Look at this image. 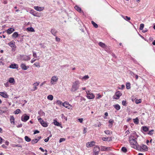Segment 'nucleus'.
I'll return each mask as SVG.
<instances>
[{"label": "nucleus", "instance_id": "5701e85b", "mask_svg": "<svg viewBox=\"0 0 155 155\" xmlns=\"http://www.w3.org/2000/svg\"><path fill=\"white\" fill-rule=\"evenodd\" d=\"M98 45L100 46L103 48H105L107 47V46L105 44L101 42L99 43Z\"/></svg>", "mask_w": 155, "mask_h": 155}, {"label": "nucleus", "instance_id": "4c0bfd02", "mask_svg": "<svg viewBox=\"0 0 155 155\" xmlns=\"http://www.w3.org/2000/svg\"><path fill=\"white\" fill-rule=\"evenodd\" d=\"M91 23L95 28H97L98 27L97 24L96 23L93 21H91Z\"/></svg>", "mask_w": 155, "mask_h": 155}, {"label": "nucleus", "instance_id": "7c9ffc66", "mask_svg": "<svg viewBox=\"0 0 155 155\" xmlns=\"http://www.w3.org/2000/svg\"><path fill=\"white\" fill-rule=\"evenodd\" d=\"M54 125L58 126H60L61 125V124L55 120H54Z\"/></svg>", "mask_w": 155, "mask_h": 155}, {"label": "nucleus", "instance_id": "a878e982", "mask_svg": "<svg viewBox=\"0 0 155 155\" xmlns=\"http://www.w3.org/2000/svg\"><path fill=\"white\" fill-rule=\"evenodd\" d=\"M113 106L117 110H119L120 108V107L118 104L114 105Z\"/></svg>", "mask_w": 155, "mask_h": 155}, {"label": "nucleus", "instance_id": "37998d69", "mask_svg": "<svg viewBox=\"0 0 155 155\" xmlns=\"http://www.w3.org/2000/svg\"><path fill=\"white\" fill-rule=\"evenodd\" d=\"M33 16H34L37 17H40V14L39 13L37 12H36L35 13Z\"/></svg>", "mask_w": 155, "mask_h": 155}, {"label": "nucleus", "instance_id": "774afa93", "mask_svg": "<svg viewBox=\"0 0 155 155\" xmlns=\"http://www.w3.org/2000/svg\"><path fill=\"white\" fill-rule=\"evenodd\" d=\"M78 120L80 123H82L83 122V118H79L78 119Z\"/></svg>", "mask_w": 155, "mask_h": 155}, {"label": "nucleus", "instance_id": "e433bc0d", "mask_svg": "<svg viewBox=\"0 0 155 155\" xmlns=\"http://www.w3.org/2000/svg\"><path fill=\"white\" fill-rule=\"evenodd\" d=\"M109 123L110 124L109 125V127H112V126L113 123L114 122V120H113L110 119L109 121Z\"/></svg>", "mask_w": 155, "mask_h": 155}, {"label": "nucleus", "instance_id": "6ab92c4d", "mask_svg": "<svg viewBox=\"0 0 155 155\" xmlns=\"http://www.w3.org/2000/svg\"><path fill=\"white\" fill-rule=\"evenodd\" d=\"M149 130V128L146 126H143L141 128V131L143 132V131L144 132H147Z\"/></svg>", "mask_w": 155, "mask_h": 155}, {"label": "nucleus", "instance_id": "b1692460", "mask_svg": "<svg viewBox=\"0 0 155 155\" xmlns=\"http://www.w3.org/2000/svg\"><path fill=\"white\" fill-rule=\"evenodd\" d=\"M19 36V34L17 32H14L12 35V37L14 38H16Z\"/></svg>", "mask_w": 155, "mask_h": 155}, {"label": "nucleus", "instance_id": "c756f323", "mask_svg": "<svg viewBox=\"0 0 155 155\" xmlns=\"http://www.w3.org/2000/svg\"><path fill=\"white\" fill-rule=\"evenodd\" d=\"M75 9L79 12H81V8L79 7L77 5H76L74 7Z\"/></svg>", "mask_w": 155, "mask_h": 155}, {"label": "nucleus", "instance_id": "dca6fc26", "mask_svg": "<svg viewBox=\"0 0 155 155\" xmlns=\"http://www.w3.org/2000/svg\"><path fill=\"white\" fill-rule=\"evenodd\" d=\"M140 147V149L142 150V151H147L148 149V147L147 146L143 144L141 146H139Z\"/></svg>", "mask_w": 155, "mask_h": 155}, {"label": "nucleus", "instance_id": "680f3d73", "mask_svg": "<svg viewBox=\"0 0 155 155\" xmlns=\"http://www.w3.org/2000/svg\"><path fill=\"white\" fill-rule=\"evenodd\" d=\"M39 84V82H36L35 83H34L33 84V85H34V86H38Z\"/></svg>", "mask_w": 155, "mask_h": 155}, {"label": "nucleus", "instance_id": "9b49d317", "mask_svg": "<svg viewBox=\"0 0 155 155\" xmlns=\"http://www.w3.org/2000/svg\"><path fill=\"white\" fill-rule=\"evenodd\" d=\"M20 67L23 70H26L29 68V66H26L24 63H22L20 65Z\"/></svg>", "mask_w": 155, "mask_h": 155}, {"label": "nucleus", "instance_id": "0e129e2a", "mask_svg": "<svg viewBox=\"0 0 155 155\" xmlns=\"http://www.w3.org/2000/svg\"><path fill=\"white\" fill-rule=\"evenodd\" d=\"M69 64H65V65H64L62 66H61V67L62 68H64V67H69Z\"/></svg>", "mask_w": 155, "mask_h": 155}, {"label": "nucleus", "instance_id": "bb28decb", "mask_svg": "<svg viewBox=\"0 0 155 155\" xmlns=\"http://www.w3.org/2000/svg\"><path fill=\"white\" fill-rule=\"evenodd\" d=\"M38 114L41 116H45V113L41 110L38 111Z\"/></svg>", "mask_w": 155, "mask_h": 155}, {"label": "nucleus", "instance_id": "2eb2a0df", "mask_svg": "<svg viewBox=\"0 0 155 155\" xmlns=\"http://www.w3.org/2000/svg\"><path fill=\"white\" fill-rule=\"evenodd\" d=\"M8 45L11 47L13 48H16V46L15 42L14 41H10L9 43H8Z\"/></svg>", "mask_w": 155, "mask_h": 155}, {"label": "nucleus", "instance_id": "c03bdc74", "mask_svg": "<svg viewBox=\"0 0 155 155\" xmlns=\"http://www.w3.org/2000/svg\"><path fill=\"white\" fill-rule=\"evenodd\" d=\"M21 111V110L20 109H18L16 110L14 112L15 114H19Z\"/></svg>", "mask_w": 155, "mask_h": 155}, {"label": "nucleus", "instance_id": "7ed1b4c3", "mask_svg": "<svg viewBox=\"0 0 155 155\" xmlns=\"http://www.w3.org/2000/svg\"><path fill=\"white\" fill-rule=\"evenodd\" d=\"M38 121L43 127H47L48 125V124L46 122L44 121L41 118L38 117Z\"/></svg>", "mask_w": 155, "mask_h": 155}, {"label": "nucleus", "instance_id": "338daca9", "mask_svg": "<svg viewBox=\"0 0 155 155\" xmlns=\"http://www.w3.org/2000/svg\"><path fill=\"white\" fill-rule=\"evenodd\" d=\"M55 40L57 41H59L60 40V39L57 37H56L55 38Z\"/></svg>", "mask_w": 155, "mask_h": 155}, {"label": "nucleus", "instance_id": "c85d7f7f", "mask_svg": "<svg viewBox=\"0 0 155 155\" xmlns=\"http://www.w3.org/2000/svg\"><path fill=\"white\" fill-rule=\"evenodd\" d=\"M122 17L124 19L127 21H129L130 20V18L127 16H124L123 15H122Z\"/></svg>", "mask_w": 155, "mask_h": 155}, {"label": "nucleus", "instance_id": "e2e57ef3", "mask_svg": "<svg viewBox=\"0 0 155 155\" xmlns=\"http://www.w3.org/2000/svg\"><path fill=\"white\" fill-rule=\"evenodd\" d=\"M65 140V139L64 138H61L60 139L59 142L61 143Z\"/></svg>", "mask_w": 155, "mask_h": 155}, {"label": "nucleus", "instance_id": "f8f14e48", "mask_svg": "<svg viewBox=\"0 0 155 155\" xmlns=\"http://www.w3.org/2000/svg\"><path fill=\"white\" fill-rule=\"evenodd\" d=\"M101 151H107L111 150L110 147H107L105 146H101Z\"/></svg>", "mask_w": 155, "mask_h": 155}, {"label": "nucleus", "instance_id": "f3484780", "mask_svg": "<svg viewBox=\"0 0 155 155\" xmlns=\"http://www.w3.org/2000/svg\"><path fill=\"white\" fill-rule=\"evenodd\" d=\"M9 68L12 69H18V65L15 64H12L10 65Z\"/></svg>", "mask_w": 155, "mask_h": 155}, {"label": "nucleus", "instance_id": "a18cd8bd", "mask_svg": "<svg viewBox=\"0 0 155 155\" xmlns=\"http://www.w3.org/2000/svg\"><path fill=\"white\" fill-rule=\"evenodd\" d=\"M144 27V25L143 24H141L140 25V30H142Z\"/></svg>", "mask_w": 155, "mask_h": 155}, {"label": "nucleus", "instance_id": "6e6552de", "mask_svg": "<svg viewBox=\"0 0 155 155\" xmlns=\"http://www.w3.org/2000/svg\"><path fill=\"white\" fill-rule=\"evenodd\" d=\"M58 80V78L56 76H53L51 80V84H54Z\"/></svg>", "mask_w": 155, "mask_h": 155}, {"label": "nucleus", "instance_id": "3c124183", "mask_svg": "<svg viewBox=\"0 0 155 155\" xmlns=\"http://www.w3.org/2000/svg\"><path fill=\"white\" fill-rule=\"evenodd\" d=\"M39 45L41 46V48H45L46 47V46L44 44V43H40L39 44Z\"/></svg>", "mask_w": 155, "mask_h": 155}, {"label": "nucleus", "instance_id": "9d476101", "mask_svg": "<svg viewBox=\"0 0 155 155\" xmlns=\"http://www.w3.org/2000/svg\"><path fill=\"white\" fill-rule=\"evenodd\" d=\"M122 95V93L120 91H117L115 94V96L114 97V98L117 100Z\"/></svg>", "mask_w": 155, "mask_h": 155}, {"label": "nucleus", "instance_id": "c9c22d12", "mask_svg": "<svg viewBox=\"0 0 155 155\" xmlns=\"http://www.w3.org/2000/svg\"><path fill=\"white\" fill-rule=\"evenodd\" d=\"M48 99L50 101H52L53 99V97L52 95H49L47 97Z\"/></svg>", "mask_w": 155, "mask_h": 155}, {"label": "nucleus", "instance_id": "09e8293b", "mask_svg": "<svg viewBox=\"0 0 155 155\" xmlns=\"http://www.w3.org/2000/svg\"><path fill=\"white\" fill-rule=\"evenodd\" d=\"M127 103L125 100H123L122 101V104L123 106H126L127 105Z\"/></svg>", "mask_w": 155, "mask_h": 155}, {"label": "nucleus", "instance_id": "1a4fd4ad", "mask_svg": "<svg viewBox=\"0 0 155 155\" xmlns=\"http://www.w3.org/2000/svg\"><path fill=\"white\" fill-rule=\"evenodd\" d=\"M87 94V97L89 99H92L94 98L95 96L93 94L90 93L89 91H86Z\"/></svg>", "mask_w": 155, "mask_h": 155}, {"label": "nucleus", "instance_id": "a211bd4d", "mask_svg": "<svg viewBox=\"0 0 155 155\" xmlns=\"http://www.w3.org/2000/svg\"><path fill=\"white\" fill-rule=\"evenodd\" d=\"M34 8L36 10L39 12L42 11L44 9V8L43 7H41L38 6H35Z\"/></svg>", "mask_w": 155, "mask_h": 155}, {"label": "nucleus", "instance_id": "6e6d98bb", "mask_svg": "<svg viewBox=\"0 0 155 155\" xmlns=\"http://www.w3.org/2000/svg\"><path fill=\"white\" fill-rule=\"evenodd\" d=\"M5 141L1 137H0V143L1 144L2 142Z\"/></svg>", "mask_w": 155, "mask_h": 155}, {"label": "nucleus", "instance_id": "20e7f679", "mask_svg": "<svg viewBox=\"0 0 155 155\" xmlns=\"http://www.w3.org/2000/svg\"><path fill=\"white\" fill-rule=\"evenodd\" d=\"M30 117L28 115H26V114H25L21 117V120L24 122H26L29 119Z\"/></svg>", "mask_w": 155, "mask_h": 155}, {"label": "nucleus", "instance_id": "0eeeda50", "mask_svg": "<svg viewBox=\"0 0 155 155\" xmlns=\"http://www.w3.org/2000/svg\"><path fill=\"white\" fill-rule=\"evenodd\" d=\"M20 59L22 61H28L31 59L29 55H20Z\"/></svg>", "mask_w": 155, "mask_h": 155}, {"label": "nucleus", "instance_id": "423d86ee", "mask_svg": "<svg viewBox=\"0 0 155 155\" xmlns=\"http://www.w3.org/2000/svg\"><path fill=\"white\" fill-rule=\"evenodd\" d=\"M100 150V148L98 146H95L94 149V154L98 155Z\"/></svg>", "mask_w": 155, "mask_h": 155}, {"label": "nucleus", "instance_id": "4be33fe9", "mask_svg": "<svg viewBox=\"0 0 155 155\" xmlns=\"http://www.w3.org/2000/svg\"><path fill=\"white\" fill-rule=\"evenodd\" d=\"M15 31V29L13 28H8L7 30V33L8 34H10L12 33Z\"/></svg>", "mask_w": 155, "mask_h": 155}, {"label": "nucleus", "instance_id": "f257e3e1", "mask_svg": "<svg viewBox=\"0 0 155 155\" xmlns=\"http://www.w3.org/2000/svg\"><path fill=\"white\" fill-rule=\"evenodd\" d=\"M80 84L79 81L78 80L76 81L73 83L71 88V91L74 92L76 91L79 88Z\"/></svg>", "mask_w": 155, "mask_h": 155}, {"label": "nucleus", "instance_id": "4d7b16f0", "mask_svg": "<svg viewBox=\"0 0 155 155\" xmlns=\"http://www.w3.org/2000/svg\"><path fill=\"white\" fill-rule=\"evenodd\" d=\"M97 95L98 96L97 97H96V99H100L102 97V96L99 94H97Z\"/></svg>", "mask_w": 155, "mask_h": 155}, {"label": "nucleus", "instance_id": "69168bd1", "mask_svg": "<svg viewBox=\"0 0 155 155\" xmlns=\"http://www.w3.org/2000/svg\"><path fill=\"white\" fill-rule=\"evenodd\" d=\"M104 133L107 134H110V131L108 130H105L104 131Z\"/></svg>", "mask_w": 155, "mask_h": 155}, {"label": "nucleus", "instance_id": "de8ad7c7", "mask_svg": "<svg viewBox=\"0 0 155 155\" xmlns=\"http://www.w3.org/2000/svg\"><path fill=\"white\" fill-rule=\"evenodd\" d=\"M27 30L28 31H30L31 32H34L35 31L34 29L32 27L28 28Z\"/></svg>", "mask_w": 155, "mask_h": 155}, {"label": "nucleus", "instance_id": "79ce46f5", "mask_svg": "<svg viewBox=\"0 0 155 155\" xmlns=\"http://www.w3.org/2000/svg\"><path fill=\"white\" fill-rule=\"evenodd\" d=\"M33 16H34L37 17H40V14L39 13L37 12H36L35 13Z\"/></svg>", "mask_w": 155, "mask_h": 155}, {"label": "nucleus", "instance_id": "ea45409f", "mask_svg": "<svg viewBox=\"0 0 155 155\" xmlns=\"http://www.w3.org/2000/svg\"><path fill=\"white\" fill-rule=\"evenodd\" d=\"M135 102L136 104H138L141 102V100L140 99H136L135 100Z\"/></svg>", "mask_w": 155, "mask_h": 155}, {"label": "nucleus", "instance_id": "864d4df0", "mask_svg": "<svg viewBox=\"0 0 155 155\" xmlns=\"http://www.w3.org/2000/svg\"><path fill=\"white\" fill-rule=\"evenodd\" d=\"M33 52V55L34 57L35 58H37V55L36 53L34 51H32Z\"/></svg>", "mask_w": 155, "mask_h": 155}, {"label": "nucleus", "instance_id": "49530a36", "mask_svg": "<svg viewBox=\"0 0 155 155\" xmlns=\"http://www.w3.org/2000/svg\"><path fill=\"white\" fill-rule=\"evenodd\" d=\"M89 78V77L88 75H85L82 78V79L86 80L88 79Z\"/></svg>", "mask_w": 155, "mask_h": 155}, {"label": "nucleus", "instance_id": "ddd939ff", "mask_svg": "<svg viewBox=\"0 0 155 155\" xmlns=\"http://www.w3.org/2000/svg\"><path fill=\"white\" fill-rule=\"evenodd\" d=\"M95 143L94 141H92L90 142H87L86 144V146L88 148L90 147L94 146L95 145Z\"/></svg>", "mask_w": 155, "mask_h": 155}, {"label": "nucleus", "instance_id": "2f4dec72", "mask_svg": "<svg viewBox=\"0 0 155 155\" xmlns=\"http://www.w3.org/2000/svg\"><path fill=\"white\" fill-rule=\"evenodd\" d=\"M126 88L127 89H129L130 88V82H127L126 84Z\"/></svg>", "mask_w": 155, "mask_h": 155}, {"label": "nucleus", "instance_id": "412c9836", "mask_svg": "<svg viewBox=\"0 0 155 155\" xmlns=\"http://www.w3.org/2000/svg\"><path fill=\"white\" fill-rule=\"evenodd\" d=\"M8 82L12 84H14L15 83V81L14 78H9Z\"/></svg>", "mask_w": 155, "mask_h": 155}, {"label": "nucleus", "instance_id": "58836bf2", "mask_svg": "<svg viewBox=\"0 0 155 155\" xmlns=\"http://www.w3.org/2000/svg\"><path fill=\"white\" fill-rule=\"evenodd\" d=\"M34 65L35 66L38 68H39L40 67V63L39 62L35 63L34 64Z\"/></svg>", "mask_w": 155, "mask_h": 155}, {"label": "nucleus", "instance_id": "cd10ccee", "mask_svg": "<svg viewBox=\"0 0 155 155\" xmlns=\"http://www.w3.org/2000/svg\"><path fill=\"white\" fill-rule=\"evenodd\" d=\"M134 122L136 124H138L139 123V120L138 117H136L133 119Z\"/></svg>", "mask_w": 155, "mask_h": 155}, {"label": "nucleus", "instance_id": "5fc2aeb1", "mask_svg": "<svg viewBox=\"0 0 155 155\" xmlns=\"http://www.w3.org/2000/svg\"><path fill=\"white\" fill-rule=\"evenodd\" d=\"M154 131V130H152L150 131L148 133V134L150 135H151L153 134L152 132Z\"/></svg>", "mask_w": 155, "mask_h": 155}, {"label": "nucleus", "instance_id": "aec40b11", "mask_svg": "<svg viewBox=\"0 0 155 155\" xmlns=\"http://www.w3.org/2000/svg\"><path fill=\"white\" fill-rule=\"evenodd\" d=\"M62 105L68 109H69L70 107L71 106V105L67 102H64V103H63Z\"/></svg>", "mask_w": 155, "mask_h": 155}, {"label": "nucleus", "instance_id": "bf43d9fd", "mask_svg": "<svg viewBox=\"0 0 155 155\" xmlns=\"http://www.w3.org/2000/svg\"><path fill=\"white\" fill-rule=\"evenodd\" d=\"M51 137V136H49V137H47V138L45 139L44 140L46 142H48L49 139V137Z\"/></svg>", "mask_w": 155, "mask_h": 155}, {"label": "nucleus", "instance_id": "8fccbe9b", "mask_svg": "<svg viewBox=\"0 0 155 155\" xmlns=\"http://www.w3.org/2000/svg\"><path fill=\"white\" fill-rule=\"evenodd\" d=\"M108 138H109L108 137H103L102 138V139L104 141H110V140H108Z\"/></svg>", "mask_w": 155, "mask_h": 155}, {"label": "nucleus", "instance_id": "4468645a", "mask_svg": "<svg viewBox=\"0 0 155 155\" xmlns=\"http://www.w3.org/2000/svg\"><path fill=\"white\" fill-rule=\"evenodd\" d=\"M0 95L2 97L5 98H8L9 97L7 92L5 91L0 92Z\"/></svg>", "mask_w": 155, "mask_h": 155}, {"label": "nucleus", "instance_id": "393cba45", "mask_svg": "<svg viewBox=\"0 0 155 155\" xmlns=\"http://www.w3.org/2000/svg\"><path fill=\"white\" fill-rule=\"evenodd\" d=\"M10 121L11 124H15V118L13 116H11L10 118Z\"/></svg>", "mask_w": 155, "mask_h": 155}, {"label": "nucleus", "instance_id": "72a5a7b5", "mask_svg": "<svg viewBox=\"0 0 155 155\" xmlns=\"http://www.w3.org/2000/svg\"><path fill=\"white\" fill-rule=\"evenodd\" d=\"M25 139L26 141L28 142H30L31 140V138H29L27 136H25Z\"/></svg>", "mask_w": 155, "mask_h": 155}, {"label": "nucleus", "instance_id": "052dcab7", "mask_svg": "<svg viewBox=\"0 0 155 155\" xmlns=\"http://www.w3.org/2000/svg\"><path fill=\"white\" fill-rule=\"evenodd\" d=\"M8 83H9L8 82H7L6 83H5L4 84L6 87H9V85Z\"/></svg>", "mask_w": 155, "mask_h": 155}, {"label": "nucleus", "instance_id": "a19ab883", "mask_svg": "<svg viewBox=\"0 0 155 155\" xmlns=\"http://www.w3.org/2000/svg\"><path fill=\"white\" fill-rule=\"evenodd\" d=\"M121 150L124 153H126L127 151V149L125 147H123L121 148Z\"/></svg>", "mask_w": 155, "mask_h": 155}, {"label": "nucleus", "instance_id": "473e14b6", "mask_svg": "<svg viewBox=\"0 0 155 155\" xmlns=\"http://www.w3.org/2000/svg\"><path fill=\"white\" fill-rule=\"evenodd\" d=\"M57 32V31L54 29H52L51 31V34L54 36H56V34Z\"/></svg>", "mask_w": 155, "mask_h": 155}, {"label": "nucleus", "instance_id": "f03ea898", "mask_svg": "<svg viewBox=\"0 0 155 155\" xmlns=\"http://www.w3.org/2000/svg\"><path fill=\"white\" fill-rule=\"evenodd\" d=\"M136 140V139H129V141L131 145L135 146L137 148H138L139 146L138 145Z\"/></svg>", "mask_w": 155, "mask_h": 155}, {"label": "nucleus", "instance_id": "603ef678", "mask_svg": "<svg viewBox=\"0 0 155 155\" xmlns=\"http://www.w3.org/2000/svg\"><path fill=\"white\" fill-rule=\"evenodd\" d=\"M36 12L34 10L31 9L30 10V13L33 15Z\"/></svg>", "mask_w": 155, "mask_h": 155}, {"label": "nucleus", "instance_id": "f704fd0d", "mask_svg": "<svg viewBox=\"0 0 155 155\" xmlns=\"http://www.w3.org/2000/svg\"><path fill=\"white\" fill-rule=\"evenodd\" d=\"M38 141V140L37 139H35L31 140V143L32 144L37 143Z\"/></svg>", "mask_w": 155, "mask_h": 155}, {"label": "nucleus", "instance_id": "13d9d810", "mask_svg": "<svg viewBox=\"0 0 155 155\" xmlns=\"http://www.w3.org/2000/svg\"><path fill=\"white\" fill-rule=\"evenodd\" d=\"M57 103L58 105H61L62 104V102L60 100H57Z\"/></svg>", "mask_w": 155, "mask_h": 155}, {"label": "nucleus", "instance_id": "39448f33", "mask_svg": "<svg viewBox=\"0 0 155 155\" xmlns=\"http://www.w3.org/2000/svg\"><path fill=\"white\" fill-rule=\"evenodd\" d=\"M138 137L136 132L134 131L132 133L130 134V135L129 138V139H137Z\"/></svg>", "mask_w": 155, "mask_h": 155}]
</instances>
